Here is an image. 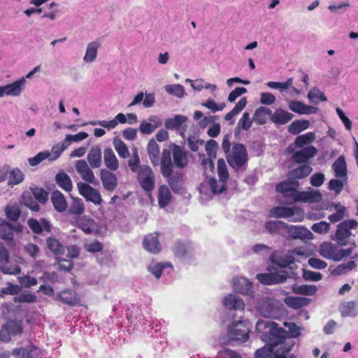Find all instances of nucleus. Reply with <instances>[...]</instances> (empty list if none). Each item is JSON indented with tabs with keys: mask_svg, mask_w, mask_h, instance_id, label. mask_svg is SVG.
<instances>
[{
	"mask_svg": "<svg viewBox=\"0 0 358 358\" xmlns=\"http://www.w3.org/2000/svg\"><path fill=\"white\" fill-rule=\"evenodd\" d=\"M288 331L271 320H259L256 324V331L259 333L262 341L272 346H278L290 338H296L300 335L299 328L292 322H285Z\"/></svg>",
	"mask_w": 358,
	"mask_h": 358,
	"instance_id": "1",
	"label": "nucleus"
},
{
	"mask_svg": "<svg viewBox=\"0 0 358 358\" xmlns=\"http://www.w3.org/2000/svg\"><path fill=\"white\" fill-rule=\"evenodd\" d=\"M288 331L271 320H259L256 324V331L259 333L262 341L272 346H278L290 338H296L300 335L299 328L292 322H285Z\"/></svg>",
	"mask_w": 358,
	"mask_h": 358,
	"instance_id": "2",
	"label": "nucleus"
},
{
	"mask_svg": "<svg viewBox=\"0 0 358 358\" xmlns=\"http://www.w3.org/2000/svg\"><path fill=\"white\" fill-rule=\"evenodd\" d=\"M217 173L219 181L214 178H206L200 185L199 192L208 196L220 194L225 190L226 182L229 179V173L223 159L217 161Z\"/></svg>",
	"mask_w": 358,
	"mask_h": 358,
	"instance_id": "3",
	"label": "nucleus"
},
{
	"mask_svg": "<svg viewBox=\"0 0 358 358\" xmlns=\"http://www.w3.org/2000/svg\"><path fill=\"white\" fill-rule=\"evenodd\" d=\"M250 325L247 320L234 321L227 327V336L231 340L245 343L248 340Z\"/></svg>",
	"mask_w": 358,
	"mask_h": 358,
	"instance_id": "4",
	"label": "nucleus"
},
{
	"mask_svg": "<svg viewBox=\"0 0 358 358\" xmlns=\"http://www.w3.org/2000/svg\"><path fill=\"white\" fill-rule=\"evenodd\" d=\"M280 303L269 297H262L257 299L255 309L263 317L275 318L279 314Z\"/></svg>",
	"mask_w": 358,
	"mask_h": 358,
	"instance_id": "5",
	"label": "nucleus"
},
{
	"mask_svg": "<svg viewBox=\"0 0 358 358\" xmlns=\"http://www.w3.org/2000/svg\"><path fill=\"white\" fill-rule=\"evenodd\" d=\"M227 158L231 167L236 170L241 169L248 161V152L245 146L238 143L234 145Z\"/></svg>",
	"mask_w": 358,
	"mask_h": 358,
	"instance_id": "6",
	"label": "nucleus"
},
{
	"mask_svg": "<svg viewBox=\"0 0 358 358\" xmlns=\"http://www.w3.org/2000/svg\"><path fill=\"white\" fill-rule=\"evenodd\" d=\"M270 217L286 218L291 222H301L304 218L303 210L298 208L278 206L269 212Z\"/></svg>",
	"mask_w": 358,
	"mask_h": 358,
	"instance_id": "7",
	"label": "nucleus"
},
{
	"mask_svg": "<svg viewBox=\"0 0 358 358\" xmlns=\"http://www.w3.org/2000/svg\"><path fill=\"white\" fill-rule=\"evenodd\" d=\"M358 222L355 220H348L341 222L335 234V241L338 245L345 246L348 244L350 237L352 236L351 229H355Z\"/></svg>",
	"mask_w": 358,
	"mask_h": 358,
	"instance_id": "8",
	"label": "nucleus"
},
{
	"mask_svg": "<svg viewBox=\"0 0 358 358\" xmlns=\"http://www.w3.org/2000/svg\"><path fill=\"white\" fill-rule=\"evenodd\" d=\"M137 180L145 192L150 193L153 190L155 185V178L150 166L141 165L138 167Z\"/></svg>",
	"mask_w": 358,
	"mask_h": 358,
	"instance_id": "9",
	"label": "nucleus"
},
{
	"mask_svg": "<svg viewBox=\"0 0 358 358\" xmlns=\"http://www.w3.org/2000/svg\"><path fill=\"white\" fill-rule=\"evenodd\" d=\"M299 184L296 182L283 181L276 185L275 189L282 194V202L286 204H292L295 202L296 194L299 193L296 189Z\"/></svg>",
	"mask_w": 358,
	"mask_h": 358,
	"instance_id": "10",
	"label": "nucleus"
},
{
	"mask_svg": "<svg viewBox=\"0 0 358 358\" xmlns=\"http://www.w3.org/2000/svg\"><path fill=\"white\" fill-rule=\"evenodd\" d=\"M22 331V322L15 320L8 321L0 330V341L8 342L11 340L13 336L20 334Z\"/></svg>",
	"mask_w": 358,
	"mask_h": 358,
	"instance_id": "11",
	"label": "nucleus"
},
{
	"mask_svg": "<svg viewBox=\"0 0 358 358\" xmlns=\"http://www.w3.org/2000/svg\"><path fill=\"white\" fill-rule=\"evenodd\" d=\"M24 259L19 255H15L12 259L10 257L0 266V271L6 275H17L21 273L20 264H24Z\"/></svg>",
	"mask_w": 358,
	"mask_h": 358,
	"instance_id": "12",
	"label": "nucleus"
},
{
	"mask_svg": "<svg viewBox=\"0 0 358 358\" xmlns=\"http://www.w3.org/2000/svg\"><path fill=\"white\" fill-rule=\"evenodd\" d=\"M79 193L85 198L87 201H91L95 205H100L102 202L101 196L99 192L83 182L77 183Z\"/></svg>",
	"mask_w": 358,
	"mask_h": 358,
	"instance_id": "13",
	"label": "nucleus"
},
{
	"mask_svg": "<svg viewBox=\"0 0 358 358\" xmlns=\"http://www.w3.org/2000/svg\"><path fill=\"white\" fill-rule=\"evenodd\" d=\"M171 150L164 149L161 159V171L164 177L168 178L169 185L173 188V180L171 177L172 173L173 162L171 157Z\"/></svg>",
	"mask_w": 358,
	"mask_h": 358,
	"instance_id": "14",
	"label": "nucleus"
},
{
	"mask_svg": "<svg viewBox=\"0 0 358 358\" xmlns=\"http://www.w3.org/2000/svg\"><path fill=\"white\" fill-rule=\"evenodd\" d=\"M287 278V273L283 270L275 273H265L257 275L258 280L264 285H274L283 282Z\"/></svg>",
	"mask_w": 358,
	"mask_h": 358,
	"instance_id": "15",
	"label": "nucleus"
},
{
	"mask_svg": "<svg viewBox=\"0 0 358 358\" xmlns=\"http://www.w3.org/2000/svg\"><path fill=\"white\" fill-rule=\"evenodd\" d=\"M148 269L155 278H159L163 275L169 274L173 266L169 263L152 261L148 265Z\"/></svg>",
	"mask_w": 358,
	"mask_h": 358,
	"instance_id": "16",
	"label": "nucleus"
},
{
	"mask_svg": "<svg viewBox=\"0 0 358 358\" xmlns=\"http://www.w3.org/2000/svg\"><path fill=\"white\" fill-rule=\"evenodd\" d=\"M308 252L304 248H297L289 251L286 259H282L280 262L273 260V262L278 265L281 268H285L290 264L296 261V257H307Z\"/></svg>",
	"mask_w": 358,
	"mask_h": 358,
	"instance_id": "17",
	"label": "nucleus"
},
{
	"mask_svg": "<svg viewBox=\"0 0 358 358\" xmlns=\"http://www.w3.org/2000/svg\"><path fill=\"white\" fill-rule=\"evenodd\" d=\"M222 305L228 310H243L245 303L236 294L231 293L222 299Z\"/></svg>",
	"mask_w": 358,
	"mask_h": 358,
	"instance_id": "18",
	"label": "nucleus"
},
{
	"mask_svg": "<svg viewBox=\"0 0 358 358\" xmlns=\"http://www.w3.org/2000/svg\"><path fill=\"white\" fill-rule=\"evenodd\" d=\"M232 285L236 292L243 295L251 296L253 292L252 283L244 277L234 278Z\"/></svg>",
	"mask_w": 358,
	"mask_h": 358,
	"instance_id": "19",
	"label": "nucleus"
},
{
	"mask_svg": "<svg viewBox=\"0 0 358 358\" xmlns=\"http://www.w3.org/2000/svg\"><path fill=\"white\" fill-rule=\"evenodd\" d=\"M22 226L17 224L10 225L6 221L0 223V238L4 241H12L14 238V232H21Z\"/></svg>",
	"mask_w": 358,
	"mask_h": 358,
	"instance_id": "20",
	"label": "nucleus"
},
{
	"mask_svg": "<svg viewBox=\"0 0 358 358\" xmlns=\"http://www.w3.org/2000/svg\"><path fill=\"white\" fill-rule=\"evenodd\" d=\"M295 198V202L317 203L322 200V196L319 190L309 188L307 191L299 192Z\"/></svg>",
	"mask_w": 358,
	"mask_h": 358,
	"instance_id": "21",
	"label": "nucleus"
},
{
	"mask_svg": "<svg viewBox=\"0 0 358 358\" xmlns=\"http://www.w3.org/2000/svg\"><path fill=\"white\" fill-rule=\"evenodd\" d=\"M338 247L330 242L322 243L319 248V252L323 257L334 261H339Z\"/></svg>",
	"mask_w": 358,
	"mask_h": 358,
	"instance_id": "22",
	"label": "nucleus"
},
{
	"mask_svg": "<svg viewBox=\"0 0 358 358\" xmlns=\"http://www.w3.org/2000/svg\"><path fill=\"white\" fill-rule=\"evenodd\" d=\"M293 159L296 163H304L308 159L315 157L317 152V150L313 145L302 148L298 151L293 152Z\"/></svg>",
	"mask_w": 358,
	"mask_h": 358,
	"instance_id": "23",
	"label": "nucleus"
},
{
	"mask_svg": "<svg viewBox=\"0 0 358 358\" xmlns=\"http://www.w3.org/2000/svg\"><path fill=\"white\" fill-rule=\"evenodd\" d=\"M75 167L83 180L89 183H94L95 180L94 173L85 160H78Z\"/></svg>",
	"mask_w": 358,
	"mask_h": 358,
	"instance_id": "24",
	"label": "nucleus"
},
{
	"mask_svg": "<svg viewBox=\"0 0 358 358\" xmlns=\"http://www.w3.org/2000/svg\"><path fill=\"white\" fill-rule=\"evenodd\" d=\"M287 227L288 234L293 238L301 240H311L313 238V233L303 226H289Z\"/></svg>",
	"mask_w": 358,
	"mask_h": 358,
	"instance_id": "25",
	"label": "nucleus"
},
{
	"mask_svg": "<svg viewBox=\"0 0 358 358\" xmlns=\"http://www.w3.org/2000/svg\"><path fill=\"white\" fill-rule=\"evenodd\" d=\"M316 139V135L314 132H308L306 134L298 136L292 145L287 148L288 152H294L296 148H302L305 145H310Z\"/></svg>",
	"mask_w": 358,
	"mask_h": 358,
	"instance_id": "26",
	"label": "nucleus"
},
{
	"mask_svg": "<svg viewBox=\"0 0 358 358\" xmlns=\"http://www.w3.org/2000/svg\"><path fill=\"white\" fill-rule=\"evenodd\" d=\"M288 107L294 113L301 115L314 114L317 111V108L306 105L299 101H290L288 103Z\"/></svg>",
	"mask_w": 358,
	"mask_h": 358,
	"instance_id": "27",
	"label": "nucleus"
},
{
	"mask_svg": "<svg viewBox=\"0 0 358 358\" xmlns=\"http://www.w3.org/2000/svg\"><path fill=\"white\" fill-rule=\"evenodd\" d=\"M171 150L173 153V162L178 168H182L187 164V154L184 148L176 145H171Z\"/></svg>",
	"mask_w": 358,
	"mask_h": 358,
	"instance_id": "28",
	"label": "nucleus"
},
{
	"mask_svg": "<svg viewBox=\"0 0 358 358\" xmlns=\"http://www.w3.org/2000/svg\"><path fill=\"white\" fill-rule=\"evenodd\" d=\"M339 312L343 317H355L358 315V301H345L341 303Z\"/></svg>",
	"mask_w": 358,
	"mask_h": 358,
	"instance_id": "29",
	"label": "nucleus"
},
{
	"mask_svg": "<svg viewBox=\"0 0 358 358\" xmlns=\"http://www.w3.org/2000/svg\"><path fill=\"white\" fill-rule=\"evenodd\" d=\"M101 180L103 187L108 191L112 192L117 187V177L114 173L107 169H101Z\"/></svg>",
	"mask_w": 358,
	"mask_h": 358,
	"instance_id": "30",
	"label": "nucleus"
},
{
	"mask_svg": "<svg viewBox=\"0 0 358 358\" xmlns=\"http://www.w3.org/2000/svg\"><path fill=\"white\" fill-rule=\"evenodd\" d=\"M26 83V79L22 77L10 84L6 85V96H19L24 90Z\"/></svg>",
	"mask_w": 358,
	"mask_h": 358,
	"instance_id": "31",
	"label": "nucleus"
},
{
	"mask_svg": "<svg viewBox=\"0 0 358 358\" xmlns=\"http://www.w3.org/2000/svg\"><path fill=\"white\" fill-rule=\"evenodd\" d=\"M143 246L150 253H158L161 250V244L158 240V234H151L146 236L143 240Z\"/></svg>",
	"mask_w": 358,
	"mask_h": 358,
	"instance_id": "32",
	"label": "nucleus"
},
{
	"mask_svg": "<svg viewBox=\"0 0 358 358\" xmlns=\"http://www.w3.org/2000/svg\"><path fill=\"white\" fill-rule=\"evenodd\" d=\"M280 346L276 348L277 346H274V355L275 358H294L292 354H289L292 348L294 345V342L288 339L282 343H280Z\"/></svg>",
	"mask_w": 358,
	"mask_h": 358,
	"instance_id": "33",
	"label": "nucleus"
},
{
	"mask_svg": "<svg viewBox=\"0 0 358 358\" xmlns=\"http://www.w3.org/2000/svg\"><path fill=\"white\" fill-rule=\"evenodd\" d=\"M101 47V43L94 41L87 43L85 52L83 57V61L85 63H92L95 62L98 55V50Z\"/></svg>",
	"mask_w": 358,
	"mask_h": 358,
	"instance_id": "34",
	"label": "nucleus"
},
{
	"mask_svg": "<svg viewBox=\"0 0 358 358\" xmlns=\"http://www.w3.org/2000/svg\"><path fill=\"white\" fill-rule=\"evenodd\" d=\"M192 245L188 242H177L173 248V252L179 258L186 259L192 254Z\"/></svg>",
	"mask_w": 358,
	"mask_h": 358,
	"instance_id": "35",
	"label": "nucleus"
},
{
	"mask_svg": "<svg viewBox=\"0 0 358 358\" xmlns=\"http://www.w3.org/2000/svg\"><path fill=\"white\" fill-rule=\"evenodd\" d=\"M103 162L106 168L110 171H115L119 168V161L111 148L104 150Z\"/></svg>",
	"mask_w": 358,
	"mask_h": 358,
	"instance_id": "36",
	"label": "nucleus"
},
{
	"mask_svg": "<svg viewBox=\"0 0 358 358\" xmlns=\"http://www.w3.org/2000/svg\"><path fill=\"white\" fill-rule=\"evenodd\" d=\"M336 178H348V169L344 156H339L331 166Z\"/></svg>",
	"mask_w": 358,
	"mask_h": 358,
	"instance_id": "37",
	"label": "nucleus"
},
{
	"mask_svg": "<svg viewBox=\"0 0 358 358\" xmlns=\"http://www.w3.org/2000/svg\"><path fill=\"white\" fill-rule=\"evenodd\" d=\"M27 223L30 229L36 234H40L43 231H50L51 229L50 223L44 218H41L40 220L31 218L28 220Z\"/></svg>",
	"mask_w": 358,
	"mask_h": 358,
	"instance_id": "38",
	"label": "nucleus"
},
{
	"mask_svg": "<svg viewBox=\"0 0 358 358\" xmlns=\"http://www.w3.org/2000/svg\"><path fill=\"white\" fill-rule=\"evenodd\" d=\"M90 166L93 169L99 168L101 165V150L97 146H92L87 156Z\"/></svg>",
	"mask_w": 358,
	"mask_h": 358,
	"instance_id": "39",
	"label": "nucleus"
},
{
	"mask_svg": "<svg viewBox=\"0 0 358 358\" xmlns=\"http://www.w3.org/2000/svg\"><path fill=\"white\" fill-rule=\"evenodd\" d=\"M57 298L62 303L71 306L78 304L80 301L77 294L71 289H66L60 292L57 294Z\"/></svg>",
	"mask_w": 358,
	"mask_h": 358,
	"instance_id": "40",
	"label": "nucleus"
},
{
	"mask_svg": "<svg viewBox=\"0 0 358 358\" xmlns=\"http://www.w3.org/2000/svg\"><path fill=\"white\" fill-rule=\"evenodd\" d=\"M293 118V115L285 110L277 109L272 113L271 120L278 124H285Z\"/></svg>",
	"mask_w": 358,
	"mask_h": 358,
	"instance_id": "41",
	"label": "nucleus"
},
{
	"mask_svg": "<svg viewBox=\"0 0 358 358\" xmlns=\"http://www.w3.org/2000/svg\"><path fill=\"white\" fill-rule=\"evenodd\" d=\"M51 200L56 210L64 212L67 208V203L63 194L58 190L52 193Z\"/></svg>",
	"mask_w": 358,
	"mask_h": 358,
	"instance_id": "42",
	"label": "nucleus"
},
{
	"mask_svg": "<svg viewBox=\"0 0 358 358\" xmlns=\"http://www.w3.org/2000/svg\"><path fill=\"white\" fill-rule=\"evenodd\" d=\"M172 194L169 187L166 185H161L158 189V203L160 208H165L171 202Z\"/></svg>",
	"mask_w": 358,
	"mask_h": 358,
	"instance_id": "43",
	"label": "nucleus"
},
{
	"mask_svg": "<svg viewBox=\"0 0 358 358\" xmlns=\"http://www.w3.org/2000/svg\"><path fill=\"white\" fill-rule=\"evenodd\" d=\"M272 115V111L268 108L261 106L257 108L253 116L252 120L258 124H264L266 122L268 117Z\"/></svg>",
	"mask_w": 358,
	"mask_h": 358,
	"instance_id": "44",
	"label": "nucleus"
},
{
	"mask_svg": "<svg viewBox=\"0 0 358 358\" xmlns=\"http://www.w3.org/2000/svg\"><path fill=\"white\" fill-rule=\"evenodd\" d=\"M187 117L186 116L176 115L174 117L167 118L165 120V127L170 130L178 129L183 123L187 122Z\"/></svg>",
	"mask_w": 358,
	"mask_h": 358,
	"instance_id": "45",
	"label": "nucleus"
},
{
	"mask_svg": "<svg viewBox=\"0 0 358 358\" xmlns=\"http://www.w3.org/2000/svg\"><path fill=\"white\" fill-rule=\"evenodd\" d=\"M310 124V122L306 120H295L289 124L288 131L292 134L296 135L308 129Z\"/></svg>",
	"mask_w": 358,
	"mask_h": 358,
	"instance_id": "46",
	"label": "nucleus"
},
{
	"mask_svg": "<svg viewBox=\"0 0 358 358\" xmlns=\"http://www.w3.org/2000/svg\"><path fill=\"white\" fill-rule=\"evenodd\" d=\"M358 259V254H355L352 257V259L347 263H343L338 265L334 271L336 275H343L352 271L356 267L355 259Z\"/></svg>",
	"mask_w": 358,
	"mask_h": 358,
	"instance_id": "47",
	"label": "nucleus"
},
{
	"mask_svg": "<svg viewBox=\"0 0 358 358\" xmlns=\"http://www.w3.org/2000/svg\"><path fill=\"white\" fill-rule=\"evenodd\" d=\"M148 153L152 164L157 166L159 164V148L155 140H150L148 145Z\"/></svg>",
	"mask_w": 358,
	"mask_h": 358,
	"instance_id": "48",
	"label": "nucleus"
},
{
	"mask_svg": "<svg viewBox=\"0 0 358 358\" xmlns=\"http://www.w3.org/2000/svg\"><path fill=\"white\" fill-rule=\"evenodd\" d=\"M57 185L66 192L72 189V182L70 177L64 172H59L55 177Z\"/></svg>",
	"mask_w": 358,
	"mask_h": 358,
	"instance_id": "49",
	"label": "nucleus"
},
{
	"mask_svg": "<svg viewBox=\"0 0 358 358\" xmlns=\"http://www.w3.org/2000/svg\"><path fill=\"white\" fill-rule=\"evenodd\" d=\"M348 182V178H332L328 183V188L331 191H334L335 194H339L345 184Z\"/></svg>",
	"mask_w": 358,
	"mask_h": 358,
	"instance_id": "50",
	"label": "nucleus"
},
{
	"mask_svg": "<svg viewBox=\"0 0 358 358\" xmlns=\"http://www.w3.org/2000/svg\"><path fill=\"white\" fill-rule=\"evenodd\" d=\"M309 301L310 299L304 297L287 296L285 299V303L288 306L297 309L306 306Z\"/></svg>",
	"mask_w": 358,
	"mask_h": 358,
	"instance_id": "51",
	"label": "nucleus"
},
{
	"mask_svg": "<svg viewBox=\"0 0 358 358\" xmlns=\"http://www.w3.org/2000/svg\"><path fill=\"white\" fill-rule=\"evenodd\" d=\"M9 178L8 181V185L13 187L14 185L21 183L24 178V175L22 171L18 168L8 171Z\"/></svg>",
	"mask_w": 358,
	"mask_h": 358,
	"instance_id": "52",
	"label": "nucleus"
},
{
	"mask_svg": "<svg viewBox=\"0 0 358 358\" xmlns=\"http://www.w3.org/2000/svg\"><path fill=\"white\" fill-rule=\"evenodd\" d=\"M313 171L309 165H302L294 169L289 173V178L292 179H302L307 177Z\"/></svg>",
	"mask_w": 358,
	"mask_h": 358,
	"instance_id": "53",
	"label": "nucleus"
},
{
	"mask_svg": "<svg viewBox=\"0 0 358 358\" xmlns=\"http://www.w3.org/2000/svg\"><path fill=\"white\" fill-rule=\"evenodd\" d=\"M78 227L85 234H90L96 229V224L92 219L85 216L82 217L78 220Z\"/></svg>",
	"mask_w": 358,
	"mask_h": 358,
	"instance_id": "54",
	"label": "nucleus"
},
{
	"mask_svg": "<svg viewBox=\"0 0 358 358\" xmlns=\"http://www.w3.org/2000/svg\"><path fill=\"white\" fill-rule=\"evenodd\" d=\"M294 293L297 294H303L307 296H313L317 292V287L315 285H294L292 287Z\"/></svg>",
	"mask_w": 358,
	"mask_h": 358,
	"instance_id": "55",
	"label": "nucleus"
},
{
	"mask_svg": "<svg viewBox=\"0 0 358 358\" xmlns=\"http://www.w3.org/2000/svg\"><path fill=\"white\" fill-rule=\"evenodd\" d=\"M47 245L48 249L55 255H61L64 253L65 249L64 245L55 238H48L47 239Z\"/></svg>",
	"mask_w": 358,
	"mask_h": 358,
	"instance_id": "56",
	"label": "nucleus"
},
{
	"mask_svg": "<svg viewBox=\"0 0 358 358\" xmlns=\"http://www.w3.org/2000/svg\"><path fill=\"white\" fill-rule=\"evenodd\" d=\"M113 145L120 157L125 159L129 156V149L121 139L115 138Z\"/></svg>",
	"mask_w": 358,
	"mask_h": 358,
	"instance_id": "57",
	"label": "nucleus"
},
{
	"mask_svg": "<svg viewBox=\"0 0 358 358\" xmlns=\"http://www.w3.org/2000/svg\"><path fill=\"white\" fill-rule=\"evenodd\" d=\"M164 88L166 92L176 97L182 98L185 96V88L180 84L167 85Z\"/></svg>",
	"mask_w": 358,
	"mask_h": 358,
	"instance_id": "58",
	"label": "nucleus"
},
{
	"mask_svg": "<svg viewBox=\"0 0 358 358\" xmlns=\"http://www.w3.org/2000/svg\"><path fill=\"white\" fill-rule=\"evenodd\" d=\"M255 358H275L274 355V346L266 345L258 349L255 354Z\"/></svg>",
	"mask_w": 358,
	"mask_h": 358,
	"instance_id": "59",
	"label": "nucleus"
},
{
	"mask_svg": "<svg viewBox=\"0 0 358 358\" xmlns=\"http://www.w3.org/2000/svg\"><path fill=\"white\" fill-rule=\"evenodd\" d=\"M246 104V98H241L239 100V101L236 104L234 108L225 115V120L227 121L231 120L235 115L239 113L245 107Z\"/></svg>",
	"mask_w": 358,
	"mask_h": 358,
	"instance_id": "60",
	"label": "nucleus"
},
{
	"mask_svg": "<svg viewBox=\"0 0 358 358\" xmlns=\"http://www.w3.org/2000/svg\"><path fill=\"white\" fill-rule=\"evenodd\" d=\"M5 213L8 219L16 221L20 215V210L17 204H8L5 208Z\"/></svg>",
	"mask_w": 358,
	"mask_h": 358,
	"instance_id": "61",
	"label": "nucleus"
},
{
	"mask_svg": "<svg viewBox=\"0 0 358 358\" xmlns=\"http://www.w3.org/2000/svg\"><path fill=\"white\" fill-rule=\"evenodd\" d=\"M308 99L313 103H317L318 101H327V97L324 94L317 88L311 89L309 91L308 94Z\"/></svg>",
	"mask_w": 358,
	"mask_h": 358,
	"instance_id": "62",
	"label": "nucleus"
},
{
	"mask_svg": "<svg viewBox=\"0 0 358 358\" xmlns=\"http://www.w3.org/2000/svg\"><path fill=\"white\" fill-rule=\"evenodd\" d=\"M69 212L75 215H81L85 210V206L81 199H73L69 208Z\"/></svg>",
	"mask_w": 358,
	"mask_h": 358,
	"instance_id": "63",
	"label": "nucleus"
},
{
	"mask_svg": "<svg viewBox=\"0 0 358 358\" xmlns=\"http://www.w3.org/2000/svg\"><path fill=\"white\" fill-rule=\"evenodd\" d=\"M265 227L269 233H276L280 229L287 227V225L281 221L271 220L265 224Z\"/></svg>",
	"mask_w": 358,
	"mask_h": 358,
	"instance_id": "64",
	"label": "nucleus"
}]
</instances>
